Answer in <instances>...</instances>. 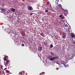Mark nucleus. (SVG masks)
I'll return each instance as SVG.
<instances>
[{
  "label": "nucleus",
  "mask_w": 75,
  "mask_h": 75,
  "mask_svg": "<svg viewBox=\"0 0 75 75\" xmlns=\"http://www.w3.org/2000/svg\"><path fill=\"white\" fill-rule=\"evenodd\" d=\"M4 64L5 65L6 67H7V66H9L10 65V60H8L5 61L4 62Z\"/></svg>",
  "instance_id": "1"
},
{
  "label": "nucleus",
  "mask_w": 75,
  "mask_h": 75,
  "mask_svg": "<svg viewBox=\"0 0 75 75\" xmlns=\"http://www.w3.org/2000/svg\"><path fill=\"white\" fill-rule=\"evenodd\" d=\"M61 10H63L64 12V13H63L64 14H67L68 13V11L67 10H64V8H63L62 7H61Z\"/></svg>",
  "instance_id": "2"
},
{
  "label": "nucleus",
  "mask_w": 75,
  "mask_h": 75,
  "mask_svg": "<svg viewBox=\"0 0 75 75\" xmlns=\"http://www.w3.org/2000/svg\"><path fill=\"white\" fill-rule=\"evenodd\" d=\"M67 59L68 60H70L71 59H72V57H71V54H69L67 57Z\"/></svg>",
  "instance_id": "3"
},
{
  "label": "nucleus",
  "mask_w": 75,
  "mask_h": 75,
  "mask_svg": "<svg viewBox=\"0 0 75 75\" xmlns=\"http://www.w3.org/2000/svg\"><path fill=\"white\" fill-rule=\"evenodd\" d=\"M55 59H57V57H52V58L50 59V61H54Z\"/></svg>",
  "instance_id": "4"
},
{
  "label": "nucleus",
  "mask_w": 75,
  "mask_h": 75,
  "mask_svg": "<svg viewBox=\"0 0 75 75\" xmlns=\"http://www.w3.org/2000/svg\"><path fill=\"white\" fill-rule=\"evenodd\" d=\"M66 37V33L64 32L63 33V38L64 39H65Z\"/></svg>",
  "instance_id": "5"
},
{
  "label": "nucleus",
  "mask_w": 75,
  "mask_h": 75,
  "mask_svg": "<svg viewBox=\"0 0 75 75\" xmlns=\"http://www.w3.org/2000/svg\"><path fill=\"white\" fill-rule=\"evenodd\" d=\"M71 37L72 38H75V34L73 33H71Z\"/></svg>",
  "instance_id": "6"
},
{
  "label": "nucleus",
  "mask_w": 75,
  "mask_h": 75,
  "mask_svg": "<svg viewBox=\"0 0 75 75\" xmlns=\"http://www.w3.org/2000/svg\"><path fill=\"white\" fill-rule=\"evenodd\" d=\"M21 34L22 35H25V32H24L23 31H22L21 32Z\"/></svg>",
  "instance_id": "7"
},
{
  "label": "nucleus",
  "mask_w": 75,
  "mask_h": 75,
  "mask_svg": "<svg viewBox=\"0 0 75 75\" xmlns=\"http://www.w3.org/2000/svg\"><path fill=\"white\" fill-rule=\"evenodd\" d=\"M28 10H30V11H31V10H32L33 9V7H31V6H29L28 7Z\"/></svg>",
  "instance_id": "8"
},
{
  "label": "nucleus",
  "mask_w": 75,
  "mask_h": 75,
  "mask_svg": "<svg viewBox=\"0 0 75 75\" xmlns=\"http://www.w3.org/2000/svg\"><path fill=\"white\" fill-rule=\"evenodd\" d=\"M42 48V47L39 46L38 47V49L39 51H41Z\"/></svg>",
  "instance_id": "9"
},
{
  "label": "nucleus",
  "mask_w": 75,
  "mask_h": 75,
  "mask_svg": "<svg viewBox=\"0 0 75 75\" xmlns=\"http://www.w3.org/2000/svg\"><path fill=\"white\" fill-rule=\"evenodd\" d=\"M52 58V56L51 55L49 56L48 57V59H49V60H51V59Z\"/></svg>",
  "instance_id": "10"
},
{
  "label": "nucleus",
  "mask_w": 75,
  "mask_h": 75,
  "mask_svg": "<svg viewBox=\"0 0 75 75\" xmlns=\"http://www.w3.org/2000/svg\"><path fill=\"white\" fill-rule=\"evenodd\" d=\"M15 9L13 8H11V11L12 12L13 11V12H14V11H15Z\"/></svg>",
  "instance_id": "11"
},
{
  "label": "nucleus",
  "mask_w": 75,
  "mask_h": 75,
  "mask_svg": "<svg viewBox=\"0 0 75 75\" xmlns=\"http://www.w3.org/2000/svg\"><path fill=\"white\" fill-rule=\"evenodd\" d=\"M47 5H48V6H51V4H50V2L49 1H48L47 2Z\"/></svg>",
  "instance_id": "12"
},
{
  "label": "nucleus",
  "mask_w": 75,
  "mask_h": 75,
  "mask_svg": "<svg viewBox=\"0 0 75 75\" xmlns=\"http://www.w3.org/2000/svg\"><path fill=\"white\" fill-rule=\"evenodd\" d=\"M40 35H41V36H42L43 37H44L45 36L44 35V33H43L42 32L41 33H40Z\"/></svg>",
  "instance_id": "13"
},
{
  "label": "nucleus",
  "mask_w": 75,
  "mask_h": 75,
  "mask_svg": "<svg viewBox=\"0 0 75 75\" xmlns=\"http://www.w3.org/2000/svg\"><path fill=\"white\" fill-rule=\"evenodd\" d=\"M1 10L2 11H5V9L4 8H1Z\"/></svg>",
  "instance_id": "14"
},
{
  "label": "nucleus",
  "mask_w": 75,
  "mask_h": 75,
  "mask_svg": "<svg viewBox=\"0 0 75 75\" xmlns=\"http://www.w3.org/2000/svg\"><path fill=\"white\" fill-rule=\"evenodd\" d=\"M6 73H8H8H10V71L8 70H6Z\"/></svg>",
  "instance_id": "15"
},
{
  "label": "nucleus",
  "mask_w": 75,
  "mask_h": 75,
  "mask_svg": "<svg viewBox=\"0 0 75 75\" xmlns=\"http://www.w3.org/2000/svg\"><path fill=\"white\" fill-rule=\"evenodd\" d=\"M58 6L59 7H61H61H62V5H61V4H60L59 5L58 4Z\"/></svg>",
  "instance_id": "16"
},
{
  "label": "nucleus",
  "mask_w": 75,
  "mask_h": 75,
  "mask_svg": "<svg viewBox=\"0 0 75 75\" xmlns=\"http://www.w3.org/2000/svg\"><path fill=\"white\" fill-rule=\"evenodd\" d=\"M64 18H65V17H64L63 16L62 17V18H61V19L62 20H63V19Z\"/></svg>",
  "instance_id": "17"
},
{
  "label": "nucleus",
  "mask_w": 75,
  "mask_h": 75,
  "mask_svg": "<svg viewBox=\"0 0 75 75\" xmlns=\"http://www.w3.org/2000/svg\"><path fill=\"white\" fill-rule=\"evenodd\" d=\"M45 12H46V13H48V10L47 9L45 11Z\"/></svg>",
  "instance_id": "18"
},
{
  "label": "nucleus",
  "mask_w": 75,
  "mask_h": 75,
  "mask_svg": "<svg viewBox=\"0 0 75 75\" xmlns=\"http://www.w3.org/2000/svg\"><path fill=\"white\" fill-rule=\"evenodd\" d=\"M50 48H52L53 47V45H51L50 46Z\"/></svg>",
  "instance_id": "19"
},
{
  "label": "nucleus",
  "mask_w": 75,
  "mask_h": 75,
  "mask_svg": "<svg viewBox=\"0 0 75 75\" xmlns=\"http://www.w3.org/2000/svg\"><path fill=\"white\" fill-rule=\"evenodd\" d=\"M63 16V15H61L59 16V17L61 18H62Z\"/></svg>",
  "instance_id": "20"
},
{
  "label": "nucleus",
  "mask_w": 75,
  "mask_h": 75,
  "mask_svg": "<svg viewBox=\"0 0 75 75\" xmlns=\"http://www.w3.org/2000/svg\"><path fill=\"white\" fill-rule=\"evenodd\" d=\"M21 46H22V47L24 46V44H21Z\"/></svg>",
  "instance_id": "21"
},
{
  "label": "nucleus",
  "mask_w": 75,
  "mask_h": 75,
  "mask_svg": "<svg viewBox=\"0 0 75 75\" xmlns=\"http://www.w3.org/2000/svg\"><path fill=\"white\" fill-rule=\"evenodd\" d=\"M6 58H4V61H6Z\"/></svg>",
  "instance_id": "22"
},
{
  "label": "nucleus",
  "mask_w": 75,
  "mask_h": 75,
  "mask_svg": "<svg viewBox=\"0 0 75 75\" xmlns=\"http://www.w3.org/2000/svg\"><path fill=\"white\" fill-rule=\"evenodd\" d=\"M4 5H2V6H1V7H2V8H3V7H4Z\"/></svg>",
  "instance_id": "23"
},
{
  "label": "nucleus",
  "mask_w": 75,
  "mask_h": 75,
  "mask_svg": "<svg viewBox=\"0 0 75 75\" xmlns=\"http://www.w3.org/2000/svg\"><path fill=\"white\" fill-rule=\"evenodd\" d=\"M51 54L52 55H53L54 54V53H53V52H51Z\"/></svg>",
  "instance_id": "24"
},
{
  "label": "nucleus",
  "mask_w": 75,
  "mask_h": 75,
  "mask_svg": "<svg viewBox=\"0 0 75 75\" xmlns=\"http://www.w3.org/2000/svg\"><path fill=\"white\" fill-rule=\"evenodd\" d=\"M73 44H74V45H75V42H73Z\"/></svg>",
  "instance_id": "25"
},
{
  "label": "nucleus",
  "mask_w": 75,
  "mask_h": 75,
  "mask_svg": "<svg viewBox=\"0 0 75 75\" xmlns=\"http://www.w3.org/2000/svg\"><path fill=\"white\" fill-rule=\"evenodd\" d=\"M45 46H46L47 47L48 46V45L47 44H45Z\"/></svg>",
  "instance_id": "26"
},
{
  "label": "nucleus",
  "mask_w": 75,
  "mask_h": 75,
  "mask_svg": "<svg viewBox=\"0 0 75 75\" xmlns=\"http://www.w3.org/2000/svg\"><path fill=\"white\" fill-rule=\"evenodd\" d=\"M30 15H31V16H32V15H33V13H30Z\"/></svg>",
  "instance_id": "27"
},
{
  "label": "nucleus",
  "mask_w": 75,
  "mask_h": 75,
  "mask_svg": "<svg viewBox=\"0 0 75 75\" xmlns=\"http://www.w3.org/2000/svg\"><path fill=\"white\" fill-rule=\"evenodd\" d=\"M44 44L45 45V42H44Z\"/></svg>",
  "instance_id": "28"
},
{
  "label": "nucleus",
  "mask_w": 75,
  "mask_h": 75,
  "mask_svg": "<svg viewBox=\"0 0 75 75\" xmlns=\"http://www.w3.org/2000/svg\"><path fill=\"white\" fill-rule=\"evenodd\" d=\"M41 75V73H40V74H39V75Z\"/></svg>",
  "instance_id": "29"
},
{
  "label": "nucleus",
  "mask_w": 75,
  "mask_h": 75,
  "mask_svg": "<svg viewBox=\"0 0 75 75\" xmlns=\"http://www.w3.org/2000/svg\"><path fill=\"white\" fill-rule=\"evenodd\" d=\"M62 65H65V64H62Z\"/></svg>",
  "instance_id": "30"
},
{
  "label": "nucleus",
  "mask_w": 75,
  "mask_h": 75,
  "mask_svg": "<svg viewBox=\"0 0 75 75\" xmlns=\"http://www.w3.org/2000/svg\"><path fill=\"white\" fill-rule=\"evenodd\" d=\"M65 67H67V66H65Z\"/></svg>",
  "instance_id": "31"
},
{
  "label": "nucleus",
  "mask_w": 75,
  "mask_h": 75,
  "mask_svg": "<svg viewBox=\"0 0 75 75\" xmlns=\"http://www.w3.org/2000/svg\"><path fill=\"white\" fill-rule=\"evenodd\" d=\"M67 67H68V65L67 66Z\"/></svg>",
  "instance_id": "32"
}]
</instances>
